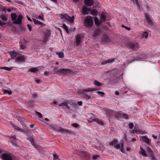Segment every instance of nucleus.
Masks as SVG:
<instances>
[{
	"instance_id": "obj_1",
	"label": "nucleus",
	"mask_w": 160,
	"mask_h": 160,
	"mask_svg": "<svg viewBox=\"0 0 160 160\" xmlns=\"http://www.w3.org/2000/svg\"><path fill=\"white\" fill-rule=\"evenodd\" d=\"M97 90L96 89H95L94 88H88L87 89H83L80 90L79 91V93L82 96V97L84 98L86 97V96L88 95L85 92H88L91 91H93Z\"/></svg>"
},
{
	"instance_id": "obj_2",
	"label": "nucleus",
	"mask_w": 160,
	"mask_h": 160,
	"mask_svg": "<svg viewBox=\"0 0 160 160\" xmlns=\"http://www.w3.org/2000/svg\"><path fill=\"white\" fill-rule=\"evenodd\" d=\"M12 20H22L23 19L22 15L19 13H12L11 14Z\"/></svg>"
},
{
	"instance_id": "obj_3",
	"label": "nucleus",
	"mask_w": 160,
	"mask_h": 160,
	"mask_svg": "<svg viewBox=\"0 0 160 160\" xmlns=\"http://www.w3.org/2000/svg\"><path fill=\"white\" fill-rule=\"evenodd\" d=\"M126 46L128 48L132 49H136L139 47L137 42H129L127 44Z\"/></svg>"
},
{
	"instance_id": "obj_4",
	"label": "nucleus",
	"mask_w": 160,
	"mask_h": 160,
	"mask_svg": "<svg viewBox=\"0 0 160 160\" xmlns=\"http://www.w3.org/2000/svg\"><path fill=\"white\" fill-rule=\"evenodd\" d=\"M114 148L116 149H119L120 150L122 153L124 152L123 149L124 142L123 141L121 142L120 143V144H118V143L116 144L115 146H114Z\"/></svg>"
},
{
	"instance_id": "obj_5",
	"label": "nucleus",
	"mask_w": 160,
	"mask_h": 160,
	"mask_svg": "<svg viewBox=\"0 0 160 160\" xmlns=\"http://www.w3.org/2000/svg\"><path fill=\"white\" fill-rule=\"evenodd\" d=\"M71 70L69 69H64L62 68L56 70V72L60 74H68L71 72Z\"/></svg>"
},
{
	"instance_id": "obj_6",
	"label": "nucleus",
	"mask_w": 160,
	"mask_h": 160,
	"mask_svg": "<svg viewBox=\"0 0 160 160\" xmlns=\"http://www.w3.org/2000/svg\"><path fill=\"white\" fill-rule=\"evenodd\" d=\"M59 17L61 19H64L65 20H74V17L73 15L72 17H70L66 14H60Z\"/></svg>"
},
{
	"instance_id": "obj_7",
	"label": "nucleus",
	"mask_w": 160,
	"mask_h": 160,
	"mask_svg": "<svg viewBox=\"0 0 160 160\" xmlns=\"http://www.w3.org/2000/svg\"><path fill=\"white\" fill-rule=\"evenodd\" d=\"M50 32L49 30L47 29L45 30L44 34V35L45 37V38L43 40V42L44 43H45L47 42L48 40V38L50 37Z\"/></svg>"
},
{
	"instance_id": "obj_8",
	"label": "nucleus",
	"mask_w": 160,
	"mask_h": 160,
	"mask_svg": "<svg viewBox=\"0 0 160 160\" xmlns=\"http://www.w3.org/2000/svg\"><path fill=\"white\" fill-rule=\"evenodd\" d=\"M82 39L81 36L80 34H78L76 38V45L77 46H79L82 42Z\"/></svg>"
},
{
	"instance_id": "obj_9",
	"label": "nucleus",
	"mask_w": 160,
	"mask_h": 160,
	"mask_svg": "<svg viewBox=\"0 0 160 160\" xmlns=\"http://www.w3.org/2000/svg\"><path fill=\"white\" fill-rule=\"evenodd\" d=\"M22 24V21H14L13 22H11V21L8 22V25L9 26H12V27H13L14 26H13V24L14 25L16 24L19 26Z\"/></svg>"
},
{
	"instance_id": "obj_10",
	"label": "nucleus",
	"mask_w": 160,
	"mask_h": 160,
	"mask_svg": "<svg viewBox=\"0 0 160 160\" xmlns=\"http://www.w3.org/2000/svg\"><path fill=\"white\" fill-rule=\"evenodd\" d=\"M58 131L61 132L62 133L64 134H70L71 132L66 129L63 128H60L59 129H58L57 130Z\"/></svg>"
},
{
	"instance_id": "obj_11",
	"label": "nucleus",
	"mask_w": 160,
	"mask_h": 160,
	"mask_svg": "<svg viewBox=\"0 0 160 160\" xmlns=\"http://www.w3.org/2000/svg\"><path fill=\"white\" fill-rule=\"evenodd\" d=\"M68 105L71 107L70 109L72 111H73L76 109L78 106L77 103L75 102H69Z\"/></svg>"
},
{
	"instance_id": "obj_12",
	"label": "nucleus",
	"mask_w": 160,
	"mask_h": 160,
	"mask_svg": "<svg viewBox=\"0 0 160 160\" xmlns=\"http://www.w3.org/2000/svg\"><path fill=\"white\" fill-rule=\"evenodd\" d=\"M89 12V8L84 6L82 8L81 13L83 15L88 14Z\"/></svg>"
},
{
	"instance_id": "obj_13",
	"label": "nucleus",
	"mask_w": 160,
	"mask_h": 160,
	"mask_svg": "<svg viewBox=\"0 0 160 160\" xmlns=\"http://www.w3.org/2000/svg\"><path fill=\"white\" fill-rule=\"evenodd\" d=\"M3 159L5 160H12V157L6 153H3L2 155Z\"/></svg>"
},
{
	"instance_id": "obj_14",
	"label": "nucleus",
	"mask_w": 160,
	"mask_h": 160,
	"mask_svg": "<svg viewBox=\"0 0 160 160\" xmlns=\"http://www.w3.org/2000/svg\"><path fill=\"white\" fill-rule=\"evenodd\" d=\"M140 140H142L143 142H145L149 145L150 144V140L148 137L146 136L142 137L140 138Z\"/></svg>"
},
{
	"instance_id": "obj_15",
	"label": "nucleus",
	"mask_w": 160,
	"mask_h": 160,
	"mask_svg": "<svg viewBox=\"0 0 160 160\" xmlns=\"http://www.w3.org/2000/svg\"><path fill=\"white\" fill-rule=\"evenodd\" d=\"M132 0L134 4H135V3L136 4L138 8V10L139 12H141L143 10V9L142 8V6L140 5V4L138 3V0Z\"/></svg>"
},
{
	"instance_id": "obj_16",
	"label": "nucleus",
	"mask_w": 160,
	"mask_h": 160,
	"mask_svg": "<svg viewBox=\"0 0 160 160\" xmlns=\"http://www.w3.org/2000/svg\"><path fill=\"white\" fill-rule=\"evenodd\" d=\"M93 21H85L84 24L86 27L88 28L91 27L93 23Z\"/></svg>"
},
{
	"instance_id": "obj_17",
	"label": "nucleus",
	"mask_w": 160,
	"mask_h": 160,
	"mask_svg": "<svg viewBox=\"0 0 160 160\" xmlns=\"http://www.w3.org/2000/svg\"><path fill=\"white\" fill-rule=\"evenodd\" d=\"M69 102H63L59 104V106L60 107L65 106L67 107L68 109H70L71 107L68 105Z\"/></svg>"
},
{
	"instance_id": "obj_18",
	"label": "nucleus",
	"mask_w": 160,
	"mask_h": 160,
	"mask_svg": "<svg viewBox=\"0 0 160 160\" xmlns=\"http://www.w3.org/2000/svg\"><path fill=\"white\" fill-rule=\"evenodd\" d=\"M85 5L87 6H92L94 3L93 0H84Z\"/></svg>"
},
{
	"instance_id": "obj_19",
	"label": "nucleus",
	"mask_w": 160,
	"mask_h": 160,
	"mask_svg": "<svg viewBox=\"0 0 160 160\" xmlns=\"http://www.w3.org/2000/svg\"><path fill=\"white\" fill-rule=\"evenodd\" d=\"M25 60V58L23 56L18 57L16 59L15 61L16 62H22Z\"/></svg>"
},
{
	"instance_id": "obj_20",
	"label": "nucleus",
	"mask_w": 160,
	"mask_h": 160,
	"mask_svg": "<svg viewBox=\"0 0 160 160\" xmlns=\"http://www.w3.org/2000/svg\"><path fill=\"white\" fill-rule=\"evenodd\" d=\"M81 153L87 159H89L90 158V157L89 155L87 152L84 151H81Z\"/></svg>"
},
{
	"instance_id": "obj_21",
	"label": "nucleus",
	"mask_w": 160,
	"mask_h": 160,
	"mask_svg": "<svg viewBox=\"0 0 160 160\" xmlns=\"http://www.w3.org/2000/svg\"><path fill=\"white\" fill-rule=\"evenodd\" d=\"M100 32L101 30L99 29L95 30L93 33V37L95 38H96L99 35Z\"/></svg>"
},
{
	"instance_id": "obj_22",
	"label": "nucleus",
	"mask_w": 160,
	"mask_h": 160,
	"mask_svg": "<svg viewBox=\"0 0 160 160\" xmlns=\"http://www.w3.org/2000/svg\"><path fill=\"white\" fill-rule=\"evenodd\" d=\"M139 152L140 154H141L143 156L145 157H148L146 152L141 147H140V150Z\"/></svg>"
},
{
	"instance_id": "obj_23",
	"label": "nucleus",
	"mask_w": 160,
	"mask_h": 160,
	"mask_svg": "<svg viewBox=\"0 0 160 160\" xmlns=\"http://www.w3.org/2000/svg\"><path fill=\"white\" fill-rule=\"evenodd\" d=\"M35 24L37 25L39 27H41L45 25L43 23L40 22L39 21H33Z\"/></svg>"
},
{
	"instance_id": "obj_24",
	"label": "nucleus",
	"mask_w": 160,
	"mask_h": 160,
	"mask_svg": "<svg viewBox=\"0 0 160 160\" xmlns=\"http://www.w3.org/2000/svg\"><path fill=\"white\" fill-rule=\"evenodd\" d=\"M115 60V58H113L112 59H109L103 61L102 62V64H104L108 63H112V62H114Z\"/></svg>"
},
{
	"instance_id": "obj_25",
	"label": "nucleus",
	"mask_w": 160,
	"mask_h": 160,
	"mask_svg": "<svg viewBox=\"0 0 160 160\" xmlns=\"http://www.w3.org/2000/svg\"><path fill=\"white\" fill-rule=\"evenodd\" d=\"M11 59H14L16 56L18 55V53L15 52L14 51H13L10 52Z\"/></svg>"
},
{
	"instance_id": "obj_26",
	"label": "nucleus",
	"mask_w": 160,
	"mask_h": 160,
	"mask_svg": "<svg viewBox=\"0 0 160 160\" xmlns=\"http://www.w3.org/2000/svg\"><path fill=\"white\" fill-rule=\"evenodd\" d=\"M118 143V142L117 140L116 139H114L111 142H109V145H110L113 146H114H114H115L116 144H117Z\"/></svg>"
},
{
	"instance_id": "obj_27",
	"label": "nucleus",
	"mask_w": 160,
	"mask_h": 160,
	"mask_svg": "<svg viewBox=\"0 0 160 160\" xmlns=\"http://www.w3.org/2000/svg\"><path fill=\"white\" fill-rule=\"evenodd\" d=\"M100 17L102 20H105L106 19V15L105 13L102 12L100 14Z\"/></svg>"
},
{
	"instance_id": "obj_28",
	"label": "nucleus",
	"mask_w": 160,
	"mask_h": 160,
	"mask_svg": "<svg viewBox=\"0 0 160 160\" xmlns=\"http://www.w3.org/2000/svg\"><path fill=\"white\" fill-rule=\"evenodd\" d=\"M103 40L104 43L106 44L110 42L109 38L107 36H105L104 37Z\"/></svg>"
},
{
	"instance_id": "obj_29",
	"label": "nucleus",
	"mask_w": 160,
	"mask_h": 160,
	"mask_svg": "<svg viewBox=\"0 0 160 160\" xmlns=\"http://www.w3.org/2000/svg\"><path fill=\"white\" fill-rule=\"evenodd\" d=\"M90 13L93 15L98 14V12L95 9H89V12Z\"/></svg>"
},
{
	"instance_id": "obj_30",
	"label": "nucleus",
	"mask_w": 160,
	"mask_h": 160,
	"mask_svg": "<svg viewBox=\"0 0 160 160\" xmlns=\"http://www.w3.org/2000/svg\"><path fill=\"white\" fill-rule=\"evenodd\" d=\"M25 40H24V42L22 43V42H21V47L20 48V49H25L26 48V47L25 45L26 43V42L24 41Z\"/></svg>"
},
{
	"instance_id": "obj_31",
	"label": "nucleus",
	"mask_w": 160,
	"mask_h": 160,
	"mask_svg": "<svg viewBox=\"0 0 160 160\" xmlns=\"http://www.w3.org/2000/svg\"><path fill=\"white\" fill-rule=\"evenodd\" d=\"M7 21H0V26H3V25H7L8 26V22H7Z\"/></svg>"
},
{
	"instance_id": "obj_32",
	"label": "nucleus",
	"mask_w": 160,
	"mask_h": 160,
	"mask_svg": "<svg viewBox=\"0 0 160 160\" xmlns=\"http://www.w3.org/2000/svg\"><path fill=\"white\" fill-rule=\"evenodd\" d=\"M148 33L146 32H144L142 33V38H147L148 36Z\"/></svg>"
},
{
	"instance_id": "obj_33",
	"label": "nucleus",
	"mask_w": 160,
	"mask_h": 160,
	"mask_svg": "<svg viewBox=\"0 0 160 160\" xmlns=\"http://www.w3.org/2000/svg\"><path fill=\"white\" fill-rule=\"evenodd\" d=\"M12 67H10V68H9L7 67H0V69H5L8 71H11L12 70Z\"/></svg>"
},
{
	"instance_id": "obj_34",
	"label": "nucleus",
	"mask_w": 160,
	"mask_h": 160,
	"mask_svg": "<svg viewBox=\"0 0 160 160\" xmlns=\"http://www.w3.org/2000/svg\"><path fill=\"white\" fill-rule=\"evenodd\" d=\"M103 21H94L95 24L98 26H99L102 23Z\"/></svg>"
},
{
	"instance_id": "obj_35",
	"label": "nucleus",
	"mask_w": 160,
	"mask_h": 160,
	"mask_svg": "<svg viewBox=\"0 0 160 160\" xmlns=\"http://www.w3.org/2000/svg\"><path fill=\"white\" fill-rule=\"evenodd\" d=\"M57 54L58 55V57L60 58H63L64 57V53L62 52H58L57 53Z\"/></svg>"
},
{
	"instance_id": "obj_36",
	"label": "nucleus",
	"mask_w": 160,
	"mask_h": 160,
	"mask_svg": "<svg viewBox=\"0 0 160 160\" xmlns=\"http://www.w3.org/2000/svg\"><path fill=\"white\" fill-rule=\"evenodd\" d=\"M30 71L33 72H36L38 71V69L37 68H31L29 69Z\"/></svg>"
},
{
	"instance_id": "obj_37",
	"label": "nucleus",
	"mask_w": 160,
	"mask_h": 160,
	"mask_svg": "<svg viewBox=\"0 0 160 160\" xmlns=\"http://www.w3.org/2000/svg\"><path fill=\"white\" fill-rule=\"evenodd\" d=\"M147 151L150 155L152 154H153V152L152 150L148 147H147Z\"/></svg>"
},
{
	"instance_id": "obj_38",
	"label": "nucleus",
	"mask_w": 160,
	"mask_h": 160,
	"mask_svg": "<svg viewBox=\"0 0 160 160\" xmlns=\"http://www.w3.org/2000/svg\"><path fill=\"white\" fill-rule=\"evenodd\" d=\"M18 28L20 29L21 31H24L25 30L26 28L22 24L20 25Z\"/></svg>"
},
{
	"instance_id": "obj_39",
	"label": "nucleus",
	"mask_w": 160,
	"mask_h": 160,
	"mask_svg": "<svg viewBox=\"0 0 160 160\" xmlns=\"http://www.w3.org/2000/svg\"><path fill=\"white\" fill-rule=\"evenodd\" d=\"M94 83L95 85L98 86H100L101 85V83L97 80L94 81Z\"/></svg>"
},
{
	"instance_id": "obj_40",
	"label": "nucleus",
	"mask_w": 160,
	"mask_h": 160,
	"mask_svg": "<svg viewBox=\"0 0 160 160\" xmlns=\"http://www.w3.org/2000/svg\"><path fill=\"white\" fill-rule=\"evenodd\" d=\"M35 113L36 115H38V117L40 118H42V115L41 113L38 112L37 111H35Z\"/></svg>"
},
{
	"instance_id": "obj_41",
	"label": "nucleus",
	"mask_w": 160,
	"mask_h": 160,
	"mask_svg": "<svg viewBox=\"0 0 160 160\" xmlns=\"http://www.w3.org/2000/svg\"><path fill=\"white\" fill-rule=\"evenodd\" d=\"M63 27L65 31L67 32V33H69V32L68 30V28L66 25L65 24H63Z\"/></svg>"
},
{
	"instance_id": "obj_42",
	"label": "nucleus",
	"mask_w": 160,
	"mask_h": 160,
	"mask_svg": "<svg viewBox=\"0 0 160 160\" xmlns=\"http://www.w3.org/2000/svg\"><path fill=\"white\" fill-rule=\"evenodd\" d=\"M150 157L151 158V160H157V158L155 157L153 155V154H150L149 155Z\"/></svg>"
},
{
	"instance_id": "obj_43",
	"label": "nucleus",
	"mask_w": 160,
	"mask_h": 160,
	"mask_svg": "<svg viewBox=\"0 0 160 160\" xmlns=\"http://www.w3.org/2000/svg\"><path fill=\"white\" fill-rule=\"evenodd\" d=\"M147 21V23L149 26H152L154 25V23L152 22V21Z\"/></svg>"
},
{
	"instance_id": "obj_44",
	"label": "nucleus",
	"mask_w": 160,
	"mask_h": 160,
	"mask_svg": "<svg viewBox=\"0 0 160 160\" xmlns=\"http://www.w3.org/2000/svg\"><path fill=\"white\" fill-rule=\"evenodd\" d=\"M3 91L4 93H7L10 95L12 94V92L11 91H9L7 90H4Z\"/></svg>"
},
{
	"instance_id": "obj_45",
	"label": "nucleus",
	"mask_w": 160,
	"mask_h": 160,
	"mask_svg": "<svg viewBox=\"0 0 160 160\" xmlns=\"http://www.w3.org/2000/svg\"><path fill=\"white\" fill-rule=\"evenodd\" d=\"M96 122L98 124L101 125H103V122H102L101 120L96 119L95 120Z\"/></svg>"
},
{
	"instance_id": "obj_46",
	"label": "nucleus",
	"mask_w": 160,
	"mask_h": 160,
	"mask_svg": "<svg viewBox=\"0 0 160 160\" xmlns=\"http://www.w3.org/2000/svg\"><path fill=\"white\" fill-rule=\"evenodd\" d=\"M97 93L98 94L100 95L102 97L103 96V95L105 94V93L104 92L99 91L97 92Z\"/></svg>"
},
{
	"instance_id": "obj_47",
	"label": "nucleus",
	"mask_w": 160,
	"mask_h": 160,
	"mask_svg": "<svg viewBox=\"0 0 160 160\" xmlns=\"http://www.w3.org/2000/svg\"><path fill=\"white\" fill-rule=\"evenodd\" d=\"M28 140L30 141L31 142L32 144L33 145L35 146V144L34 143V140L32 138H29L28 139Z\"/></svg>"
},
{
	"instance_id": "obj_48",
	"label": "nucleus",
	"mask_w": 160,
	"mask_h": 160,
	"mask_svg": "<svg viewBox=\"0 0 160 160\" xmlns=\"http://www.w3.org/2000/svg\"><path fill=\"white\" fill-rule=\"evenodd\" d=\"M129 127L130 129H132L134 127V125L132 122L130 123L129 124Z\"/></svg>"
},
{
	"instance_id": "obj_49",
	"label": "nucleus",
	"mask_w": 160,
	"mask_h": 160,
	"mask_svg": "<svg viewBox=\"0 0 160 160\" xmlns=\"http://www.w3.org/2000/svg\"><path fill=\"white\" fill-rule=\"evenodd\" d=\"M99 156L98 155H95L92 157V159L93 160H96L99 157Z\"/></svg>"
},
{
	"instance_id": "obj_50",
	"label": "nucleus",
	"mask_w": 160,
	"mask_h": 160,
	"mask_svg": "<svg viewBox=\"0 0 160 160\" xmlns=\"http://www.w3.org/2000/svg\"><path fill=\"white\" fill-rule=\"evenodd\" d=\"M145 17L147 19V20H151V19L149 17V16L148 14L145 13Z\"/></svg>"
},
{
	"instance_id": "obj_51",
	"label": "nucleus",
	"mask_w": 160,
	"mask_h": 160,
	"mask_svg": "<svg viewBox=\"0 0 160 160\" xmlns=\"http://www.w3.org/2000/svg\"><path fill=\"white\" fill-rule=\"evenodd\" d=\"M142 55L143 56L142 57L140 58L139 60H142V59H145L147 58V56L145 54H143Z\"/></svg>"
},
{
	"instance_id": "obj_52",
	"label": "nucleus",
	"mask_w": 160,
	"mask_h": 160,
	"mask_svg": "<svg viewBox=\"0 0 160 160\" xmlns=\"http://www.w3.org/2000/svg\"><path fill=\"white\" fill-rule=\"evenodd\" d=\"M51 74V73L47 71H45L44 72V75L46 76H48Z\"/></svg>"
},
{
	"instance_id": "obj_53",
	"label": "nucleus",
	"mask_w": 160,
	"mask_h": 160,
	"mask_svg": "<svg viewBox=\"0 0 160 160\" xmlns=\"http://www.w3.org/2000/svg\"><path fill=\"white\" fill-rule=\"evenodd\" d=\"M71 125L75 128H77L78 127V124L75 123H73Z\"/></svg>"
},
{
	"instance_id": "obj_54",
	"label": "nucleus",
	"mask_w": 160,
	"mask_h": 160,
	"mask_svg": "<svg viewBox=\"0 0 160 160\" xmlns=\"http://www.w3.org/2000/svg\"><path fill=\"white\" fill-rule=\"evenodd\" d=\"M53 159L54 160H57L58 158V156L56 154H54L53 155Z\"/></svg>"
},
{
	"instance_id": "obj_55",
	"label": "nucleus",
	"mask_w": 160,
	"mask_h": 160,
	"mask_svg": "<svg viewBox=\"0 0 160 160\" xmlns=\"http://www.w3.org/2000/svg\"><path fill=\"white\" fill-rule=\"evenodd\" d=\"M84 20H93V18L91 16H88V17L86 19H85Z\"/></svg>"
},
{
	"instance_id": "obj_56",
	"label": "nucleus",
	"mask_w": 160,
	"mask_h": 160,
	"mask_svg": "<svg viewBox=\"0 0 160 160\" xmlns=\"http://www.w3.org/2000/svg\"><path fill=\"white\" fill-rule=\"evenodd\" d=\"M32 97L33 98H37L38 97V95L36 93H34L32 94Z\"/></svg>"
},
{
	"instance_id": "obj_57",
	"label": "nucleus",
	"mask_w": 160,
	"mask_h": 160,
	"mask_svg": "<svg viewBox=\"0 0 160 160\" xmlns=\"http://www.w3.org/2000/svg\"><path fill=\"white\" fill-rule=\"evenodd\" d=\"M123 116L124 117V118L126 119H128L129 118L127 114H123Z\"/></svg>"
},
{
	"instance_id": "obj_58",
	"label": "nucleus",
	"mask_w": 160,
	"mask_h": 160,
	"mask_svg": "<svg viewBox=\"0 0 160 160\" xmlns=\"http://www.w3.org/2000/svg\"><path fill=\"white\" fill-rule=\"evenodd\" d=\"M28 28V29L29 30V31H32V26L29 24H28L27 25Z\"/></svg>"
},
{
	"instance_id": "obj_59",
	"label": "nucleus",
	"mask_w": 160,
	"mask_h": 160,
	"mask_svg": "<svg viewBox=\"0 0 160 160\" xmlns=\"http://www.w3.org/2000/svg\"><path fill=\"white\" fill-rule=\"evenodd\" d=\"M12 124L14 128H15L16 129L18 130H20V129L19 128H18V127H17V126H16V125H14Z\"/></svg>"
},
{
	"instance_id": "obj_60",
	"label": "nucleus",
	"mask_w": 160,
	"mask_h": 160,
	"mask_svg": "<svg viewBox=\"0 0 160 160\" xmlns=\"http://www.w3.org/2000/svg\"><path fill=\"white\" fill-rule=\"evenodd\" d=\"M109 82L112 84H114L115 83L114 80L112 79H110L109 80Z\"/></svg>"
},
{
	"instance_id": "obj_61",
	"label": "nucleus",
	"mask_w": 160,
	"mask_h": 160,
	"mask_svg": "<svg viewBox=\"0 0 160 160\" xmlns=\"http://www.w3.org/2000/svg\"><path fill=\"white\" fill-rule=\"evenodd\" d=\"M122 27H123V28H126V29H127L128 30H130V28H129V27H128L126 26H124V25H122Z\"/></svg>"
},
{
	"instance_id": "obj_62",
	"label": "nucleus",
	"mask_w": 160,
	"mask_h": 160,
	"mask_svg": "<svg viewBox=\"0 0 160 160\" xmlns=\"http://www.w3.org/2000/svg\"><path fill=\"white\" fill-rule=\"evenodd\" d=\"M91 97L90 96L87 95L86 97H84V98L87 99V100H89L91 98Z\"/></svg>"
},
{
	"instance_id": "obj_63",
	"label": "nucleus",
	"mask_w": 160,
	"mask_h": 160,
	"mask_svg": "<svg viewBox=\"0 0 160 160\" xmlns=\"http://www.w3.org/2000/svg\"><path fill=\"white\" fill-rule=\"evenodd\" d=\"M2 10L3 12H6V11H7V8L5 7H3L2 8Z\"/></svg>"
},
{
	"instance_id": "obj_64",
	"label": "nucleus",
	"mask_w": 160,
	"mask_h": 160,
	"mask_svg": "<svg viewBox=\"0 0 160 160\" xmlns=\"http://www.w3.org/2000/svg\"><path fill=\"white\" fill-rule=\"evenodd\" d=\"M78 105L80 106H82V101L78 102Z\"/></svg>"
}]
</instances>
